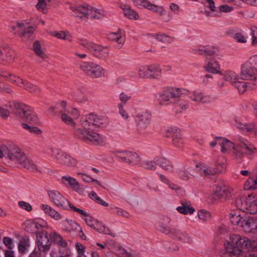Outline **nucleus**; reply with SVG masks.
<instances>
[{
    "instance_id": "nucleus-1",
    "label": "nucleus",
    "mask_w": 257,
    "mask_h": 257,
    "mask_svg": "<svg viewBox=\"0 0 257 257\" xmlns=\"http://www.w3.org/2000/svg\"><path fill=\"white\" fill-rule=\"evenodd\" d=\"M99 125V119L96 115L91 113L82 119L81 125L83 128L76 129L74 133L80 139L88 141L95 145L103 146L106 143L105 138L91 130Z\"/></svg>"
},
{
    "instance_id": "nucleus-2",
    "label": "nucleus",
    "mask_w": 257,
    "mask_h": 257,
    "mask_svg": "<svg viewBox=\"0 0 257 257\" xmlns=\"http://www.w3.org/2000/svg\"><path fill=\"white\" fill-rule=\"evenodd\" d=\"M4 149L6 156L18 164L20 167L32 172L38 170L36 165L32 160L18 146L9 145V147L4 148Z\"/></svg>"
},
{
    "instance_id": "nucleus-3",
    "label": "nucleus",
    "mask_w": 257,
    "mask_h": 257,
    "mask_svg": "<svg viewBox=\"0 0 257 257\" xmlns=\"http://www.w3.org/2000/svg\"><path fill=\"white\" fill-rule=\"evenodd\" d=\"M4 149L6 156L18 164L20 167L32 172L38 170L36 165L32 160L18 146L9 145V147L4 148Z\"/></svg>"
},
{
    "instance_id": "nucleus-4",
    "label": "nucleus",
    "mask_w": 257,
    "mask_h": 257,
    "mask_svg": "<svg viewBox=\"0 0 257 257\" xmlns=\"http://www.w3.org/2000/svg\"><path fill=\"white\" fill-rule=\"evenodd\" d=\"M170 219L166 216L163 217L158 222V228L163 233L170 234L176 240L184 243H191L192 238L189 233L183 229L176 227H170L164 224L169 223Z\"/></svg>"
},
{
    "instance_id": "nucleus-5",
    "label": "nucleus",
    "mask_w": 257,
    "mask_h": 257,
    "mask_svg": "<svg viewBox=\"0 0 257 257\" xmlns=\"http://www.w3.org/2000/svg\"><path fill=\"white\" fill-rule=\"evenodd\" d=\"M11 31L15 35H18L22 42L27 43L34 39V32L37 26H30L26 21L17 22L11 26Z\"/></svg>"
},
{
    "instance_id": "nucleus-6",
    "label": "nucleus",
    "mask_w": 257,
    "mask_h": 257,
    "mask_svg": "<svg viewBox=\"0 0 257 257\" xmlns=\"http://www.w3.org/2000/svg\"><path fill=\"white\" fill-rule=\"evenodd\" d=\"M185 90L176 87L165 88L159 95L160 104L169 105L178 104Z\"/></svg>"
},
{
    "instance_id": "nucleus-7",
    "label": "nucleus",
    "mask_w": 257,
    "mask_h": 257,
    "mask_svg": "<svg viewBox=\"0 0 257 257\" xmlns=\"http://www.w3.org/2000/svg\"><path fill=\"white\" fill-rule=\"evenodd\" d=\"M230 220L232 224L241 227L245 232H253L255 220L245 215L243 213L241 214L239 211L231 212Z\"/></svg>"
},
{
    "instance_id": "nucleus-8",
    "label": "nucleus",
    "mask_w": 257,
    "mask_h": 257,
    "mask_svg": "<svg viewBox=\"0 0 257 257\" xmlns=\"http://www.w3.org/2000/svg\"><path fill=\"white\" fill-rule=\"evenodd\" d=\"M49 150L53 158L62 166L72 168L76 166L78 164L75 158L65 152L53 148H49Z\"/></svg>"
},
{
    "instance_id": "nucleus-9",
    "label": "nucleus",
    "mask_w": 257,
    "mask_h": 257,
    "mask_svg": "<svg viewBox=\"0 0 257 257\" xmlns=\"http://www.w3.org/2000/svg\"><path fill=\"white\" fill-rule=\"evenodd\" d=\"M80 69L92 78H100L104 75L105 70L99 65L92 62H85L80 65Z\"/></svg>"
},
{
    "instance_id": "nucleus-10",
    "label": "nucleus",
    "mask_w": 257,
    "mask_h": 257,
    "mask_svg": "<svg viewBox=\"0 0 257 257\" xmlns=\"http://www.w3.org/2000/svg\"><path fill=\"white\" fill-rule=\"evenodd\" d=\"M138 75L143 78L159 79L162 76V70L157 64L143 65L139 68Z\"/></svg>"
},
{
    "instance_id": "nucleus-11",
    "label": "nucleus",
    "mask_w": 257,
    "mask_h": 257,
    "mask_svg": "<svg viewBox=\"0 0 257 257\" xmlns=\"http://www.w3.org/2000/svg\"><path fill=\"white\" fill-rule=\"evenodd\" d=\"M78 43L81 46L87 48L97 57H105L108 54V49L107 47L95 44L85 39H79Z\"/></svg>"
},
{
    "instance_id": "nucleus-12",
    "label": "nucleus",
    "mask_w": 257,
    "mask_h": 257,
    "mask_svg": "<svg viewBox=\"0 0 257 257\" xmlns=\"http://www.w3.org/2000/svg\"><path fill=\"white\" fill-rule=\"evenodd\" d=\"M47 193L50 201L55 206L62 209H68V205L70 201L58 191L55 190H48Z\"/></svg>"
},
{
    "instance_id": "nucleus-13",
    "label": "nucleus",
    "mask_w": 257,
    "mask_h": 257,
    "mask_svg": "<svg viewBox=\"0 0 257 257\" xmlns=\"http://www.w3.org/2000/svg\"><path fill=\"white\" fill-rule=\"evenodd\" d=\"M16 53L10 47L0 46V64L4 66H10L15 60Z\"/></svg>"
},
{
    "instance_id": "nucleus-14",
    "label": "nucleus",
    "mask_w": 257,
    "mask_h": 257,
    "mask_svg": "<svg viewBox=\"0 0 257 257\" xmlns=\"http://www.w3.org/2000/svg\"><path fill=\"white\" fill-rule=\"evenodd\" d=\"M230 241L226 243L231 244L232 246L238 247L241 250L243 248L247 249H253L254 247L252 245L254 242H251L248 238L242 236L238 234H232L230 236Z\"/></svg>"
},
{
    "instance_id": "nucleus-15",
    "label": "nucleus",
    "mask_w": 257,
    "mask_h": 257,
    "mask_svg": "<svg viewBox=\"0 0 257 257\" xmlns=\"http://www.w3.org/2000/svg\"><path fill=\"white\" fill-rule=\"evenodd\" d=\"M240 78L245 80H255L257 79V69L249 61L241 66Z\"/></svg>"
},
{
    "instance_id": "nucleus-16",
    "label": "nucleus",
    "mask_w": 257,
    "mask_h": 257,
    "mask_svg": "<svg viewBox=\"0 0 257 257\" xmlns=\"http://www.w3.org/2000/svg\"><path fill=\"white\" fill-rule=\"evenodd\" d=\"M116 156L119 160L131 165L140 164L141 158L137 153L129 151L117 152Z\"/></svg>"
},
{
    "instance_id": "nucleus-17",
    "label": "nucleus",
    "mask_w": 257,
    "mask_h": 257,
    "mask_svg": "<svg viewBox=\"0 0 257 257\" xmlns=\"http://www.w3.org/2000/svg\"><path fill=\"white\" fill-rule=\"evenodd\" d=\"M49 234L47 231H43L39 233L37 238V244L38 251L35 249L33 251H36L40 253V257L41 255V252L48 251L50 249L51 242L50 240Z\"/></svg>"
},
{
    "instance_id": "nucleus-18",
    "label": "nucleus",
    "mask_w": 257,
    "mask_h": 257,
    "mask_svg": "<svg viewBox=\"0 0 257 257\" xmlns=\"http://www.w3.org/2000/svg\"><path fill=\"white\" fill-rule=\"evenodd\" d=\"M10 107L12 108V113L23 120L27 113H30V110L31 108L29 105L19 102L13 103L12 104H10Z\"/></svg>"
},
{
    "instance_id": "nucleus-19",
    "label": "nucleus",
    "mask_w": 257,
    "mask_h": 257,
    "mask_svg": "<svg viewBox=\"0 0 257 257\" xmlns=\"http://www.w3.org/2000/svg\"><path fill=\"white\" fill-rule=\"evenodd\" d=\"M90 6L88 5H77L71 7L75 17L79 20L87 22L89 19V11Z\"/></svg>"
},
{
    "instance_id": "nucleus-20",
    "label": "nucleus",
    "mask_w": 257,
    "mask_h": 257,
    "mask_svg": "<svg viewBox=\"0 0 257 257\" xmlns=\"http://www.w3.org/2000/svg\"><path fill=\"white\" fill-rule=\"evenodd\" d=\"M133 3L136 6L143 7L155 13H158L160 16H162L166 14V11L163 7L152 4L147 0H133Z\"/></svg>"
},
{
    "instance_id": "nucleus-21",
    "label": "nucleus",
    "mask_w": 257,
    "mask_h": 257,
    "mask_svg": "<svg viewBox=\"0 0 257 257\" xmlns=\"http://www.w3.org/2000/svg\"><path fill=\"white\" fill-rule=\"evenodd\" d=\"M231 195V190L225 186L215 185L213 188V198L215 199L226 200Z\"/></svg>"
},
{
    "instance_id": "nucleus-22",
    "label": "nucleus",
    "mask_w": 257,
    "mask_h": 257,
    "mask_svg": "<svg viewBox=\"0 0 257 257\" xmlns=\"http://www.w3.org/2000/svg\"><path fill=\"white\" fill-rule=\"evenodd\" d=\"M166 132L172 135V143L175 147L178 148L183 147L184 140L180 130L170 127L166 130Z\"/></svg>"
},
{
    "instance_id": "nucleus-23",
    "label": "nucleus",
    "mask_w": 257,
    "mask_h": 257,
    "mask_svg": "<svg viewBox=\"0 0 257 257\" xmlns=\"http://www.w3.org/2000/svg\"><path fill=\"white\" fill-rule=\"evenodd\" d=\"M108 39L115 43V46L121 48L125 42V35L123 32L118 29L116 32H110L108 34Z\"/></svg>"
},
{
    "instance_id": "nucleus-24",
    "label": "nucleus",
    "mask_w": 257,
    "mask_h": 257,
    "mask_svg": "<svg viewBox=\"0 0 257 257\" xmlns=\"http://www.w3.org/2000/svg\"><path fill=\"white\" fill-rule=\"evenodd\" d=\"M61 181L66 186L71 188L74 191L79 193L83 192V188L80 186L78 181L72 177L68 176H62Z\"/></svg>"
},
{
    "instance_id": "nucleus-25",
    "label": "nucleus",
    "mask_w": 257,
    "mask_h": 257,
    "mask_svg": "<svg viewBox=\"0 0 257 257\" xmlns=\"http://www.w3.org/2000/svg\"><path fill=\"white\" fill-rule=\"evenodd\" d=\"M4 75V79L5 80L20 88L25 80L19 75L8 70Z\"/></svg>"
},
{
    "instance_id": "nucleus-26",
    "label": "nucleus",
    "mask_w": 257,
    "mask_h": 257,
    "mask_svg": "<svg viewBox=\"0 0 257 257\" xmlns=\"http://www.w3.org/2000/svg\"><path fill=\"white\" fill-rule=\"evenodd\" d=\"M244 212L249 214L257 212V199L252 195H248L246 198Z\"/></svg>"
},
{
    "instance_id": "nucleus-27",
    "label": "nucleus",
    "mask_w": 257,
    "mask_h": 257,
    "mask_svg": "<svg viewBox=\"0 0 257 257\" xmlns=\"http://www.w3.org/2000/svg\"><path fill=\"white\" fill-rule=\"evenodd\" d=\"M242 254V251L238 247L232 246L229 243H225L224 257H241Z\"/></svg>"
},
{
    "instance_id": "nucleus-28",
    "label": "nucleus",
    "mask_w": 257,
    "mask_h": 257,
    "mask_svg": "<svg viewBox=\"0 0 257 257\" xmlns=\"http://www.w3.org/2000/svg\"><path fill=\"white\" fill-rule=\"evenodd\" d=\"M40 208L46 214L56 220H60L62 218V215L59 212L47 204H41Z\"/></svg>"
},
{
    "instance_id": "nucleus-29",
    "label": "nucleus",
    "mask_w": 257,
    "mask_h": 257,
    "mask_svg": "<svg viewBox=\"0 0 257 257\" xmlns=\"http://www.w3.org/2000/svg\"><path fill=\"white\" fill-rule=\"evenodd\" d=\"M181 205L177 208V210L181 214H192L194 211V208L192 206L189 201L187 200H182L180 202Z\"/></svg>"
},
{
    "instance_id": "nucleus-30",
    "label": "nucleus",
    "mask_w": 257,
    "mask_h": 257,
    "mask_svg": "<svg viewBox=\"0 0 257 257\" xmlns=\"http://www.w3.org/2000/svg\"><path fill=\"white\" fill-rule=\"evenodd\" d=\"M136 117V121L138 122V127L139 130H141L147 127V125L151 119V115L147 112H145L142 114H138Z\"/></svg>"
},
{
    "instance_id": "nucleus-31",
    "label": "nucleus",
    "mask_w": 257,
    "mask_h": 257,
    "mask_svg": "<svg viewBox=\"0 0 257 257\" xmlns=\"http://www.w3.org/2000/svg\"><path fill=\"white\" fill-rule=\"evenodd\" d=\"M196 167L201 176L203 177H208L215 175L213 167H209L203 164H199L196 165Z\"/></svg>"
},
{
    "instance_id": "nucleus-32",
    "label": "nucleus",
    "mask_w": 257,
    "mask_h": 257,
    "mask_svg": "<svg viewBox=\"0 0 257 257\" xmlns=\"http://www.w3.org/2000/svg\"><path fill=\"white\" fill-rule=\"evenodd\" d=\"M64 230L69 233H74L76 232L78 229H79L80 225L76 222L72 220L66 219L63 222Z\"/></svg>"
},
{
    "instance_id": "nucleus-33",
    "label": "nucleus",
    "mask_w": 257,
    "mask_h": 257,
    "mask_svg": "<svg viewBox=\"0 0 257 257\" xmlns=\"http://www.w3.org/2000/svg\"><path fill=\"white\" fill-rule=\"evenodd\" d=\"M22 88L32 93H40L41 89L38 86L25 79L21 86Z\"/></svg>"
},
{
    "instance_id": "nucleus-34",
    "label": "nucleus",
    "mask_w": 257,
    "mask_h": 257,
    "mask_svg": "<svg viewBox=\"0 0 257 257\" xmlns=\"http://www.w3.org/2000/svg\"><path fill=\"white\" fill-rule=\"evenodd\" d=\"M49 237L52 241L63 247H66L67 246V243L66 240L63 239L62 237L57 234L56 232L53 231L50 233Z\"/></svg>"
},
{
    "instance_id": "nucleus-35",
    "label": "nucleus",
    "mask_w": 257,
    "mask_h": 257,
    "mask_svg": "<svg viewBox=\"0 0 257 257\" xmlns=\"http://www.w3.org/2000/svg\"><path fill=\"white\" fill-rule=\"evenodd\" d=\"M204 68L209 72L218 73L220 70V65L216 61L211 60L207 62V64L204 66Z\"/></svg>"
},
{
    "instance_id": "nucleus-36",
    "label": "nucleus",
    "mask_w": 257,
    "mask_h": 257,
    "mask_svg": "<svg viewBox=\"0 0 257 257\" xmlns=\"http://www.w3.org/2000/svg\"><path fill=\"white\" fill-rule=\"evenodd\" d=\"M33 50L37 56L40 57L43 59H45L47 58L44 49L42 47L41 44L38 41H34L33 45Z\"/></svg>"
},
{
    "instance_id": "nucleus-37",
    "label": "nucleus",
    "mask_w": 257,
    "mask_h": 257,
    "mask_svg": "<svg viewBox=\"0 0 257 257\" xmlns=\"http://www.w3.org/2000/svg\"><path fill=\"white\" fill-rule=\"evenodd\" d=\"M240 147L243 153L247 155H251L256 152V149L247 141H242L240 143Z\"/></svg>"
},
{
    "instance_id": "nucleus-38",
    "label": "nucleus",
    "mask_w": 257,
    "mask_h": 257,
    "mask_svg": "<svg viewBox=\"0 0 257 257\" xmlns=\"http://www.w3.org/2000/svg\"><path fill=\"white\" fill-rule=\"evenodd\" d=\"M192 100L197 103H206L210 101V98L208 96L204 95L202 93L199 92H194L190 96Z\"/></svg>"
},
{
    "instance_id": "nucleus-39",
    "label": "nucleus",
    "mask_w": 257,
    "mask_h": 257,
    "mask_svg": "<svg viewBox=\"0 0 257 257\" xmlns=\"http://www.w3.org/2000/svg\"><path fill=\"white\" fill-rule=\"evenodd\" d=\"M215 174L224 172L226 169V160L223 157L218 158L215 162V167H213Z\"/></svg>"
},
{
    "instance_id": "nucleus-40",
    "label": "nucleus",
    "mask_w": 257,
    "mask_h": 257,
    "mask_svg": "<svg viewBox=\"0 0 257 257\" xmlns=\"http://www.w3.org/2000/svg\"><path fill=\"white\" fill-rule=\"evenodd\" d=\"M156 162L157 164L160 166L164 170L171 171L173 169V165L172 163L165 158H157L156 159Z\"/></svg>"
},
{
    "instance_id": "nucleus-41",
    "label": "nucleus",
    "mask_w": 257,
    "mask_h": 257,
    "mask_svg": "<svg viewBox=\"0 0 257 257\" xmlns=\"http://www.w3.org/2000/svg\"><path fill=\"white\" fill-rule=\"evenodd\" d=\"M42 227V226L37 222L28 221L26 223L25 229L31 233H37Z\"/></svg>"
},
{
    "instance_id": "nucleus-42",
    "label": "nucleus",
    "mask_w": 257,
    "mask_h": 257,
    "mask_svg": "<svg viewBox=\"0 0 257 257\" xmlns=\"http://www.w3.org/2000/svg\"><path fill=\"white\" fill-rule=\"evenodd\" d=\"M51 35L59 39L72 41V37L69 32L66 31H54Z\"/></svg>"
},
{
    "instance_id": "nucleus-43",
    "label": "nucleus",
    "mask_w": 257,
    "mask_h": 257,
    "mask_svg": "<svg viewBox=\"0 0 257 257\" xmlns=\"http://www.w3.org/2000/svg\"><path fill=\"white\" fill-rule=\"evenodd\" d=\"M104 16V13L103 10L92 8L90 6L89 11V18L93 19H100Z\"/></svg>"
},
{
    "instance_id": "nucleus-44",
    "label": "nucleus",
    "mask_w": 257,
    "mask_h": 257,
    "mask_svg": "<svg viewBox=\"0 0 257 257\" xmlns=\"http://www.w3.org/2000/svg\"><path fill=\"white\" fill-rule=\"evenodd\" d=\"M235 125L240 130L248 132H252L254 128V125L252 123H243L238 120H235Z\"/></svg>"
},
{
    "instance_id": "nucleus-45",
    "label": "nucleus",
    "mask_w": 257,
    "mask_h": 257,
    "mask_svg": "<svg viewBox=\"0 0 257 257\" xmlns=\"http://www.w3.org/2000/svg\"><path fill=\"white\" fill-rule=\"evenodd\" d=\"M93 228L96 230L98 232L100 233L108 234L113 237L114 236V233L111 232L108 228L102 225L101 223L97 221L95 223L94 226H93Z\"/></svg>"
},
{
    "instance_id": "nucleus-46",
    "label": "nucleus",
    "mask_w": 257,
    "mask_h": 257,
    "mask_svg": "<svg viewBox=\"0 0 257 257\" xmlns=\"http://www.w3.org/2000/svg\"><path fill=\"white\" fill-rule=\"evenodd\" d=\"M123 10L124 15L130 19L138 20L139 19L138 14L131 9L128 6L124 5L122 8Z\"/></svg>"
},
{
    "instance_id": "nucleus-47",
    "label": "nucleus",
    "mask_w": 257,
    "mask_h": 257,
    "mask_svg": "<svg viewBox=\"0 0 257 257\" xmlns=\"http://www.w3.org/2000/svg\"><path fill=\"white\" fill-rule=\"evenodd\" d=\"M224 79L230 82L232 85L238 79V75L233 71H227L223 74Z\"/></svg>"
},
{
    "instance_id": "nucleus-48",
    "label": "nucleus",
    "mask_w": 257,
    "mask_h": 257,
    "mask_svg": "<svg viewBox=\"0 0 257 257\" xmlns=\"http://www.w3.org/2000/svg\"><path fill=\"white\" fill-rule=\"evenodd\" d=\"M23 120L32 124H36L39 122L38 118L37 115L34 112L32 108L30 110V113H27Z\"/></svg>"
},
{
    "instance_id": "nucleus-49",
    "label": "nucleus",
    "mask_w": 257,
    "mask_h": 257,
    "mask_svg": "<svg viewBox=\"0 0 257 257\" xmlns=\"http://www.w3.org/2000/svg\"><path fill=\"white\" fill-rule=\"evenodd\" d=\"M60 113L61 114V119L64 123L71 126L73 128H75L76 123L74 121V120L77 119V118H74V117L71 116H68L65 113Z\"/></svg>"
},
{
    "instance_id": "nucleus-50",
    "label": "nucleus",
    "mask_w": 257,
    "mask_h": 257,
    "mask_svg": "<svg viewBox=\"0 0 257 257\" xmlns=\"http://www.w3.org/2000/svg\"><path fill=\"white\" fill-rule=\"evenodd\" d=\"M60 113H65L68 116L74 117V118H78L79 117V111L76 108L69 107L67 109L60 110Z\"/></svg>"
},
{
    "instance_id": "nucleus-51",
    "label": "nucleus",
    "mask_w": 257,
    "mask_h": 257,
    "mask_svg": "<svg viewBox=\"0 0 257 257\" xmlns=\"http://www.w3.org/2000/svg\"><path fill=\"white\" fill-rule=\"evenodd\" d=\"M38 3L36 5V9L40 12L46 13L47 12V5L52 0H37Z\"/></svg>"
},
{
    "instance_id": "nucleus-52",
    "label": "nucleus",
    "mask_w": 257,
    "mask_h": 257,
    "mask_svg": "<svg viewBox=\"0 0 257 257\" xmlns=\"http://www.w3.org/2000/svg\"><path fill=\"white\" fill-rule=\"evenodd\" d=\"M22 126L24 129L28 131L30 133L36 135H40L42 133L41 130L37 126H31L25 123H23Z\"/></svg>"
},
{
    "instance_id": "nucleus-53",
    "label": "nucleus",
    "mask_w": 257,
    "mask_h": 257,
    "mask_svg": "<svg viewBox=\"0 0 257 257\" xmlns=\"http://www.w3.org/2000/svg\"><path fill=\"white\" fill-rule=\"evenodd\" d=\"M190 167L185 166L179 172V177L184 180H188L190 178L189 175H192L190 173Z\"/></svg>"
},
{
    "instance_id": "nucleus-54",
    "label": "nucleus",
    "mask_w": 257,
    "mask_h": 257,
    "mask_svg": "<svg viewBox=\"0 0 257 257\" xmlns=\"http://www.w3.org/2000/svg\"><path fill=\"white\" fill-rule=\"evenodd\" d=\"M222 144H220V146H221V151L222 153H225L234 146L232 143L225 138H222Z\"/></svg>"
},
{
    "instance_id": "nucleus-55",
    "label": "nucleus",
    "mask_w": 257,
    "mask_h": 257,
    "mask_svg": "<svg viewBox=\"0 0 257 257\" xmlns=\"http://www.w3.org/2000/svg\"><path fill=\"white\" fill-rule=\"evenodd\" d=\"M233 156L236 160L241 159L243 155V152L240 147V144L236 146H234L232 148Z\"/></svg>"
},
{
    "instance_id": "nucleus-56",
    "label": "nucleus",
    "mask_w": 257,
    "mask_h": 257,
    "mask_svg": "<svg viewBox=\"0 0 257 257\" xmlns=\"http://www.w3.org/2000/svg\"><path fill=\"white\" fill-rule=\"evenodd\" d=\"M88 195L91 199H93L97 203L100 204L105 207L108 206V203L104 200H102L99 196H98L95 192L91 191Z\"/></svg>"
},
{
    "instance_id": "nucleus-57",
    "label": "nucleus",
    "mask_w": 257,
    "mask_h": 257,
    "mask_svg": "<svg viewBox=\"0 0 257 257\" xmlns=\"http://www.w3.org/2000/svg\"><path fill=\"white\" fill-rule=\"evenodd\" d=\"M244 186L245 190L255 189L257 187V181L254 178H249L245 182Z\"/></svg>"
},
{
    "instance_id": "nucleus-58",
    "label": "nucleus",
    "mask_w": 257,
    "mask_h": 257,
    "mask_svg": "<svg viewBox=\"0 0 257 257\" xmlns=\"http://www.w3.org/2000/svg\"><path fill=\"white\" fill-rule=\"evenodd\" d=\"M131 98L132 96L130 95L125 92H122L119 95V99L120 103H118V105L123 106L128 101L131 100Z\"/></svg>"
},
{
    "instance_id": "nucleus-59",
    "label": "nucleus",
    "mask_w": 257,
    "mask_h": 257,
    "mask_svg": "<svg viewBox=\"0 0 257 257\" xmlns=\"http://www.w3.org/2000/svg\"><path fill=\"white\" fill-rule=\"evenodd\" d=\"M199 218L203 221L209 220L211 218V214L209 212L204 210H200L198 212Z\"/></svg>"
},
{
    "instance_id": "nucleus-60",
    "label": "nucleus",
    "mask_w": 257,
    "mask_h": 257,
    "mask_svg": "<svg viewBox=\"0 0 257 257\" xmlns=\"http://www.w3.org/2000/svg\"><path fill=\"white\" fill-rule=\"evenodd\" d=\"M30 245L29 239L28 238H24L20 241L18 248L20 252H24L28 247Z\"/></svg>"
},
{
    "instance_id": "nucleus-61",
    "label": "nucleus",
    "mask_w": 257,
    "mask_h": 257,
    "mask_svg": "<svg viewBox=\"0 0 257 257\" xmlns=\"http://www.w3.org/2000/svg\"><path fill=\"white\" fill-rule=\"evenodd\" d=\"M233 85L240 93H243L247 88L246 83L243 81H237Z\"/></svg>"
},
{
    "instance_id": "nucleus-62",
    "label": "nucleus",
    "mask_w": 257,
    "mask_h": 257,
    "mask_svg": "<svg viewBox=\"0 0 257 257\" xmlns=\"http://www.w3.org/2000/svg\"><path fill=\"white\" fill-rule=\"evenodd\" d=\"M217 51L218 50L216 48L208 47L205 48L203 50H200L199 54L201 55L211 56L216 53Z\"/></svg>"
},
{
    "instance_id": "nucleus-63",
    "label": "nucleus",
    "mask_w": 257,
    "mask_h": 257,
    "mask_svg": "<svg viewBox=\"0 0 257 257\" xmlns=\"http://www.w3.org/2000/svg\"><path fill=\"white\" fill-rule=\"evenodd\" d=\"M10 104H12L9 103V105L7 106V108L0 106V116L4 119L7 118L10 115V112H12V108L10 107Z\"/></svg>"
},
{
    "instance_id": "nucleus-64",
    "label": "nucleus",
    "mask_w": 257,
    "mask_h": 257,
    "mask_svg": "<svg viewBox=\"0 0 257 257\" xmlns=\"http://www.w3.org/2000/svg\"><path fill=\"white\" fill-rule=\"evenodd\" d=\"M246 204V199L241 198H237L235 201V204L238 209L244 211Z\"/></svg>"
}]
</instances>
